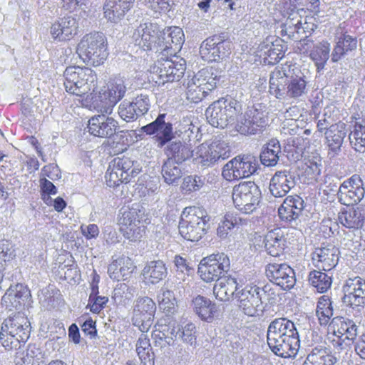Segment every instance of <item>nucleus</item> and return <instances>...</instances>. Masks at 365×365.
I'll use <instances>...</instances> for the list:
<instances>
[{
  "mask_svg": "<svg viewBox=\"0 0 365 365\" xmlns=\"http://www.w3.org/2000/svg\"><path fill=\"white\" fill-rule=\"evenodd\" d=\"M307 81L304 73L297 67L277 66L270 73L269 92L277 98H299L307 93Z\"/></svg>",
  "mask_w": 365,
  "mask_h": 365,
  "instance_id": "1",
  "label": "nucleus"
},
{
  "mask_svg": "<svg viewBox=\"0 0 365 365\" xmlns=\"http://www.w3.org/2000/svg\"><path fill=\"white\" fill-rule=\"evenodd\" d=\"M267 339L272 351L281 357H293L299 348L297 330L294 324L287 318H277L269 324Z\"/></svg>",
  "mask_w": 365,
  "mask_h": 365,
  "instance_id": "2",
  "label": "nucleus"
},
{
  "mask_svg": "<svg viewBox=\"0 0 365 365\" xmlns=\"http://www.w3.org/2000/svg\"><path fill=\"white\" fill-rule=\"evenodd\" d=\"M31 332L30 322L19 312L4 319L0 332V341L6 349H17L25 343Z\"/></svg>",
  "mask_w": 365,
  "mask_h": 365,
  "instance_id": "3",
  "label": "nucleus"
},
{
  "mask_svg": "<svg viewBox=\"0 0 365 365\" xmlns=\"http://www.w3.org/2000/svg\"><path fill=\"white\" fill-rule=\"evenodd\" d=\"M209 221L210 217L203 208L195 206L185 207L179 222V232L187 240L198 241L205 235Z\"/></svg>",
  "mask_w": 365,
  "mask_h": 365,
  "instance_id": "4",
  "label": "nucleus"
},
{
  "mask_svg": "<svg viewBox=\"0 0 365 365\" xmlns=\"http://www.w3.org/2000/svg\"><path fill=\"white\" fill-rule=\"evenodd\" d=\"M66 91L73 95L82 96L97 87V76L90 68L71 66L63 73Z\"/></svg>",
  "mask_w": 365,
  "mask_h": 365,
  "instance_id": "5",
  "label": "nucleus"
},
{
  "mask_svg": "<svg viewBox=\"0 0 365 365\" xmlns=\"http://www.w3.org/2000/svg\"><path fill=\"white\" fill-rule=\"evenodd\" d=\"M77 52L87 64L93 66L103 64L108 55L105 35L101 32L86 34L78 43Z\"/></svg>",
  "mask_w": 365,
  "mask_h": 365,
  "instance_id": "6",
  "label": "nucleus"
},
{
  "mask_svg": "<svg viewBox=\"0 0 365 365\" xmlns=\"http://www.w3.org/2000/svg\"><path fill=\"white\" fill-rule=\"evenodd\" d=\"M242 106L234 99H221L212 103L205 110L209 123L215 128H232Z\"/></svg>",
  "mask_w": 365,
  "mask_h": 365,
  "instance_id": "7",
  "label": "nucleus"
},
{
  "mask_svg": "<svg viewBox=\"0 0 365 365\" xmlns=\"http://www.w3.org/2000/svg\"><path fill=\"white\" fill-rule=\"evenodd\" d=\"M270 291L269 285H265L263 288L256 285H247L235 294L237 307L249 317L259 316L264 309L262 293L265 294Z\"/></svg>",
  "mask_w": 365,
  "mask_h": 365,
  "instance_id": "8",
  "label": "nucleus"
},
{
  "mask_svg": "<svg viewBox=\"0 0 365 365\" xmlns=\"http://www.w3.org/2000/svg\"><path fill=\"white\" fill-rule=\"evenodd\" d=\"M261 197L259 187L252 181H245L235 185L232 190V200L236 208L245 214L252 212Z\"/></svg>",
  "mask_w": 365,
  "mask_h": 365,
  "instance_id": "9",
  "label": "nucleus"
},
{
  "mask_svg": "<svg viewBox=\"0 0 365 365\" xmlns=\"http://www.w3.org/2000/svg\"><path fill=\"white\" fill-rule=\"evenodd\" d=\"M228 151L226 143L215 140L211 143H204L198 145L192 151V156L198 166L206 168L214 165L220 159L227 158Z\"/></svg>",
  "mask_w": 365,
  "mask_h": 365,
  "instance_id": "10",
  "label": "nucleus"
},
{
  "mask_svg": "<svg viewBox=\"0 0 365 365\" xmlns=\"http://www.w3.org/2000/svg\"><path fill=\"white\" fill-rule=\"evenodd\" d=\"M134 163L129 158H115L110 163L106 173V180L109 187H116L128 182L136 176L140 170L133 168Z\"/></svg>",
  "mask_w": 365,
  "mask_h": 365,
  "instance_id": "11",
  "label": "nucleus"
},
{
  "mask_svg": "<svg viewBox=\"0 0 365 365\" xmlns=\"http://www.w3.org/2000/svg\"><path fill=\"white\" fill-rule=\"evenodd\" d=\"M230 267V259L224 253L212 255L201 260L198 273L201 279L206 282H217L225 277Z\"/></svg>",
  "mask_w": 365,
  "mask_h": 365,
  "instance_id": "12",
  "label": "nucleus"
},
{
  "mask_svg": "<svg viewBox=\"0 0 365 365\" xmlns=\"http://www.w3.org/2000/svg\"><path fill=\"white\" fill-rule=\"evenodd\" d=\"M185 71V61L176 62L171 59L158 60L151 68L152 79L158 84L178 81Z\"/></svg>",
  "mask_w": 365,
  "mask_h": 365,
  "instance_id": "13",
  "label": "nucleus"
},
{
  "mask_svg": "<svg viewBox=\"0 0 365 365\" xmlns=\"http://www.w3.org/2000/svg\"><path fill=\"white\" fill-rule=\"evenodd\" d=\"M126 91L125 81L121 78H114L108 84L106 90L99 93L95 108L101 113H111L115 105L123 98Z\"/></svg>",
  "mask_w": 365,
  "mask_h": 365,
  "instance_id": "14",
  "label": "nucleus"
},
{
  "mask_svg": "<svg viewBox=\"0 0 365 365\" xmlns=\"http://www.w3.org/2000/svg\"><path fill=\"white\" fill-rule=\"evenodd\" d=\"M120 214L121 216L118 222L123 236L131 241H135L140 238L143 232V226L141 225L143 213L140 210L138 206L123 207Z\"/></svg>",
  "mask_w": 365,
  "mask_h": 365,
  "instance_id": "15",
  "label": "nucleus"
},
{
  "mask_svg": "<svg viewBox=\"0 0 365 365\" xmlns=\"http://www.w3.org/2000/svg\"><path fill=\"white\" fill-rule=\"evenodd\" d=\"M257 170V160L255 157L247 155L236 157L227 163L222 171L223 178L232 181L240 178H247Z\"/></svg>",
  "mask_w": 365,
  "mask_h": 365,
  "instance_id": "16",
  "label": "nucleus"
},
{
  "mask_svg": "<svg viewBox=\"0 0 365 365\" xmlns=\"http://www.w3.org/2000/svg\"><path fill=\"white\" fill-rule=\"evenodd\" d=\"M267 124V118L263 112L250 109L236 118L232 128L242 135H252L261 130Z\"/></svg>",
  "mask_w": 365,
  "mask_h": 365,
  "instance_id": "17",
  "label": "nucleus"
},
{
  "mask_svg": "<svg viewBox=\"0 0 365 365\" xmlns=\"http://www.w3.org/2000/svg\"><path fill=\"white\" fill-rule=\"evenodd\" d=\"M156 305L151 298H138L133 307V324L138 327L143 333L148 332L153 323Z\"/></svg>",
  "mask_w": 365,
  "mask_h": 365,
  "instance_id": "18",
  "label": "nucleus"
},
{
  "mask_svg": "<svg viewBox=\"0 0 365 365\" xmlns=\"http://www.w3.org/2000/svg\"><path fill=\"white\" fill-rule=\"evenodd\" d=\"M360 323L361 317H356L355 321L343 317L333 318L329 324V328L333 331L334 334L338 336V340L334 341V346L344 349V339L341 337L346 335L345 339L353 341L358 334Z\"/></svg>",
  "mask_w": 365,
  "mask_h": 365,
  "instance_id": "19",
  "label": "nucleus"
},
{
  "mask_svg": "<svg viewBox=\"0 0 365 365\" xmlns=\"http://www.w3.org/2000/svg\"><path fill=\"white\" fill-rule=\"evenodd\" d=\"M231 42L220 36L206 38L200 45V54L207 61H217L227 56L231 51Z\"/></svg>",
  "mask_w": 365,
  "mask_h": 365,
  "instance_id": "20",
  "label": "nucleus"
},
{
  "mask_svg": "<svg viewBox=\"0 0 365 365\" xmlns=\"http://www.w3.org/2000/svg\"><path fill=\"white\" fill-rule=\"evenodd\" d=\"M343 302L351 307L365 306V279L360 277L349 278L343 286Z\"/></svg>",
  "mask_w": 365,
  "mask_h": 365,
  "instance_id": "21",
  "label": "nucleus"
},
{
  "mask_svg": "<svg viewBox=\"0 0 365 365\" xmlns=\"http://www.w3.org/2000/svg\"><path fill=\"white\" fill-rule=\"evenodd\" d=\"M364 194L362 180L359 175H354L341 185L338 198L341 204L350 206L359 202Z\"/></svg>",
  "mask_w": 365,
  "mask_h": 365,
  "instance_id": "22",
  "label": "nucleus"
},
{
  "mask_svg": "<svg viewBox=\"0 0 365 365\" xmlns=\"http://www.w3.org/2000/svg\"><path fill=\"white\" fill-rule=\"evenodd\" d=\"M266 274L269 280L283 289L292 288L296 282L294 269L285 263H270L267 266Z\"/></svg>",
  "mask_w": 365,
  "mask_h": 365,
  "instance_id": "23",
  "label": "nucleus"
},
{
  "mask_svg": "<svg viewBox=\"0 0 365 365\" xmlns=\"http://www.w3.org/2000/svg\"><path fill=\"white\" fill-rule=\"evenodd\" d=\"M184 42L182 30L177 26L165 29L158 36L157 51H165L168 55L175 54Z\"/></svg>",
  "mask_w": 365,
  "mask_h": 365,
  "instance_id": "24",
  "label": "nucleus"
},
{
  "mask_svg": "<svg viewBox=\"0 0 365 365\" xmlns=\"http://www.w3.org/2000/svg\"><path fill=\"white\" fill-rule=\"evenodd\" d=\"M107 113H101L92 117L88 120V132L96 137L108 138L113 137L119 128L118 123Z\"/></svg>",
  "mask_w": 365,
  "mask_h": 365,
  "instance_id": "25",
  "label": "nucleus"
},
{
  "mask_svg": "<svg viewBox=\"0 0 365 365\" xmlns=\"http://www.w3.org/2000/svg\"><path fill=\"white\" fill-rule=\"evenodd\" d=\"M165 114H160L153 122L141 128L148 135H156L158 145L160 148L163 147L174 137L173 125L165 121Z\"/></svg>",
  "mask_w": 365,
  "mask_h": 365,
  "instance_id": "26",
  "label": "nucleus"
},
{
  "mask_svg": "<svg viewBox=\"0 0 365 365\" xmlns=\"http://www.w3.org/2000/svg\"><path fill=\"white\" fill-rule=\"evenodd\" d=\"M296 185L295 176L289 170L277 171L270 180L269 190L275 197H284Z\"/></svg>",
  "mask_w": 365,
  "mask_h": 365,
  "instance_id": "27",
  "label": "nucleus"
},
{
  "mask_svg": "<svg viewBox=\"0 0 365 365\" xmlns=\"http://www.w3.org/2000/svg\"><path fill=\"white\" fill-rule=\"evenodd\" d=\"M339 250L332 245H327L315 249L312 260L316 267L324 271H330L337 264Z\"/></svg>",
  "mask_w": 365,
  "mask_h": 365,
  "instance_id": "28",
  "label": "nucleus"
},
{
  "mask_svg": "<svg viewBox=\"0 0 365 365\" xmlns=\"http://www.w3.org/2000/svg\"><path fill=\"white\" fill-rule=\"evenodd\" d=\"M326 143L329 148L328 155L334 158L341 152L344 139L346 135V124L342 122L335 123L324 133Z\"/></svg>",
  "mask_w": 365,
  "mask_h": 365,
  "instance_id": "29",
  "label": "nucleus"
},
{
  "mask_svg": "<svg viewBox=\"0 0 365 365\" xmlns=\"http://www.w3.org/2000/svg\"><path fill=\"white\" fill-rule=\"evenodd\" d=\"M78 28L76 19L72 16L61 18L51 26V34L59 41H68L77 34Z\"/></svg>",
  "mask_w": 365,
  "mask_h": 365,
  "instance_id": "30",
  "label": "nucleus"
},
{
  "mask_svg": "<svg viewBox=\"0 0 365 365\" xmlns=\"http://www.w3.org/2000/svg\"><path fill=\"white\" fill-rule=\"evenodd\" d=\"M132 38L135 44L144 51L151 50L153 47L158 48V31L152 24H145L138 26Z\"/></svg>",
  "mask_w": 365,
  "mask_h": 365,
  "instance_id": "31",
  "label": "nucleus"
},
{
  "mask_svg": "<svg viewBox=\"0 0 365 365\" xmlns=\"http://www.w3.org/2000/svg\"><path fill=\"white\" fill-rule=\"evenodd\" d=\"M287 246L284 231L280 227L274 228L265 235L264 247L269 255L279 257Z\"/></svg>",
  "mask_w": 365,
  "mask_h": 365,
  "instance_id": "32",
  "label": "nucleus"
},
{
  "mask_svg": "<svg viewBox=\"0 0 365 365\" xmlns=\"http://www.w3.org/2000/svg\"><path fill=\"white\" fill-rule=\"evenodd\" d=\"M134 0H106L104 6V16L110 22L118 23L128 11Z\"/></svg>",
  "mask_w": 365,
  "mask_h": 365,
  "instance_id": "33",
  "label": "nucleus"
},
{
  "mask_svg": "<svg viewBox=\"0 0 365 365\" xmlns=\"http://www.w3.org/2000/svg\"><path fill=\"white\" fill-rule=\"evenodd\" d=\"M304 209V200L299 195L288 196L278 209L279 216L286 221L298 218Z\"/></svg>",
  "mask_w": 365,
  "mask_h": 365,
  "instance_id": "34",
  "label": "nucleus"
},
{
  "mask_svg": "<svg viewBox=\"0 0 365 365\" xmlns=\"http://www.w3.org/2000/svg\"><path fill=\"white\" fill-rule=\"evenodd\" d=\"M135 266L128 257H121L113 261L108 267L110 277L116 281L125 280L133 273Z\"/></svg>",
  "mask_w": 365,
  "mask_h": 365,
  "instance_id": "35",
  "label": "nucleus"
},
{
  "mask_svg": "<svg viewBox=\"0 0 365 365\" xmlns=\"http://www.w3.org/2000/svg\"><path fill=\"white\" fill-rule=\"evenodd\" d=\"M237 279L231 276H225L215 284L213 293L220 301H228L231 297L235 298V294L240 291Z\"/></svg>",
  "mask_w": 365,
  "mask_h": 365,
  "instance_id": "36",
  "label": "nucleus"
},
{
  "mask_svg": "<svg viewBox=\"0 0 365 365\" xmlns=\"http://www.w3.org/2000/svg\"><path fill=\"white\" fill-rule=\"evenodd\" d=\"M193 309L196 314L204 321L211 322L217 312V307L210 299L197 296L192 300Z\"/></svg>",
  "mask_w": 365,
  "mask_h": 365,
  "instance_id": "37",
  "label": "nucleus"
},
{
  "mask_svg": "<svg viewBox=\"0 0 365 365\" xmlns=\"http://www.w3.org/2000/svg\"><path fill=\"white\" fill-rule=\"evenodd\" d=\"M336 361V357L328 349L316 346L307 356L303 365H334Z\"/></svg>",
  "mask_w": 365,
  "mask_h": 365,
  "instance_id": "38",
  "label": "nucleus"
},
{
  "mask_svg": "<svg viewBox=\"0 0 365 365\" xmlns=\"http://www.w3.org/2000/svg\"><path fill=\"white\" fill-rule=\"evenodd\" d=\"M338 220L344 227L355 230L362 226L364 217L359 208H349L339 213Z\"/></svg>",
  "mask_w": 365,
  "mask_h": 365,
  "instance_id": "39",
  "label": "nucleus"
},
{
  "mask_svg": "<svg viewBox=\"0 0 365 365\" xmlns=\"http://www.w3.org/2000/svg\"><path fill=\"white\" fill-rule=\"evenodd\" d=\"M357 40L350 35L343 34L338 38L331 55L333 62L339 61L344 56L356 48Z\"/></svg>",
  "mask_w": 365,
  "mask_h": 365,
  "instance_id": "40",
  "label": "nucleus"
},
{
  "mask_svg": "<svg viewBox=\"0 0 365 365\" xmlns=\"http://www.w3.org/2000/svg\"><path fill=\"white\" fill-rule=\"evenodd\" d=\"M135 351L140 361V365H154L155 356L152 350L150 339L148 336L143 333L138 338Z\"/></svg>",
  "mask_w": 365,
  "mask_h": 365,
  "instance_id": "41",
  "label": "nucleus"
},
{
  "mask_svg": "<svg viewBox=\"0 0 365 365\" xmlns=\"http://www.w3.org/2000/svg\"><path fill=\"white\" fill-rule=\"evenodd\" d=\"M281 146L279 140L271 139L265 144L260 153V161L265 166H274L279 160Z\"/></svg>",
  "mask_w": 365,
  "mask_h": 365,
  "instance_id": "42",
  "label": "nucleus"
},
{
  "mask_svg": "<svg viewBox=\"0 0 365 365\" xmlns=\"http://www.w3.org/2000/svg\"><path fill=\"white\" fill-rule=\"evenodd\" d=\"M167 275V268L161 260L151 261L143 269V276L149 283L156 284Z\"/></svg>",
  "mask_w": 365,
  "mask_h": 365,
  "instance_id": "43",
  "label": "nucleus"
},
{
  "mask_svg": "<svg viewBox=\"0 0 365 365\" xmlns=\"http://www.w3.org/2000/svg\"><path fill=\"white\" fill-rule=\"evenodd\" d=\"M213 68H203L198 71L191 81L196 83L198 87H201L207 93L212 91L217 85V76L214 72Z\"/></svg>",
  "mask_w": 365,
  "mask_h": 365,
  "instance_id": "44",
  "label": "nucleus"
},
{
  "mask_svg": "<svg viewBox=\"0 0 365 365\" xmlns=\"http://www.w3.org/2000/svg\"><path fill=\"white\" fill-rule=\"evenodd\" d=\"M192 153L190 148L180 141L172 142L165 148V154L168 158H173L178 163L184 162L190 156H192Z\"/></svg>",
  "mask_w": 365,
  "mask_h": 365,
  "instance_id": "45",
  "label": "nucleus"
},
{
  "mask_svg": "<svg viewBox=\"0 0 365 365\" xmlns=\"http://www.w3.org/2000/svg\"><path fill=\"white\" fill-rule=\"evenodd\" d=\"M322 163L319 158L307 160L302 165V176L307 179V183L310 184L318 180L321 174Z\"/></svg>",
  "mask_w": 365,
  "mask_h": 365,
  "instance_id": "46",
  "label": "nucleus"
},
{
  "mask_svg": "<svg viewBox=\"0 0 365 365\" xmlns=\"http://www.w3.org/2000/svg\"><path fill=\"white\" fill-rule=\"evenodd\" d=\"M349 138L356 151L365 152V118L355 122L354 129L349 134Z\"/></svg>",
  "mask_w": 365,
  "mask_h": 365,
  "instance_id": "47",
  "label": "nucleus"
},
{
  "mask_svg": "<svg viewBox=\"0 0 365 365\" xmlns=\"http://www.w3.org/2000/svg\"><path fill=\"white\" fill-rule=\"evenodd\" d=\"M330 44L327 41L319 42L314 45L309 56L314 61L318 69H322L329 58Z\"/></svg>",
  "mask_w": 365,
  "mask_h": 365,
  "instance_id": "48",
  "label": "nucleus"
},
{
  "mask_svg": "<svg viewBox=\"0 0 365 365\" xmlns=\"http://www.w3.org/2000/svg\"><path fill=\"white\" fill-rule=\"evenodd\" d=\"M309 282L319 292L324 293L331 287L332 279L327 273L314 270L309 274Z\"/></svg>",
  "mask_w": 365,
  "mask_h": 365,
  "instance_id": "49",
  "label": "nucleus"
},
{
  "mask_svg": "<svg viewBox=\"0 0 365 365\" xmlns=\"http://www.w3.org/2000/svg\"><path fill=\"white\" fill-rule=\"evenodd\" d=\"M179 164L173 158H168L163 163L162 175L166 183L169 185L173 184L181 178L182 171Z\"/></svg>",
  "mask_w": 365,
  "mask_h": 365,
  "instance_id": "50",
  "label": "nucleus"
},
{
  "mask_svg": "<svg viewBox=\"0 0 365 365\" xmlns=\"http://www.w3.org/2000/svg\"><path fill=\"white\" fill-rule=\"evenodd\" d=\"M316 313L321 325H327L333 315L331 302L327 296H322L317 302Z\"/></svg>",
  "mask_w": 365,
  "mask_h": 365,
  "instance_id": "51",
  "label": "nucleus"
},
{
  "mask_svg": "<svg viewBox=\"0 0 365 365\" xmlns=\"http://www.w3.org/2000/svg\"><path fill=\"white\" fill-rule=\"evenodd\" d=\"M197 330L196 327L193 323H187L185 325L178 326L175 328V335L176 338L178 337L186 344H190V346L196 345L197 340Z\"/></svg>",
  "mask_w": 365,
  "mask_h": 365,
  "instance_id": "52",
  "label": "nucleus"
},
{
  "mask_svg": "<svg viewBox=\"0 0 365 365\" xmlns=\"http://www.w3.org/2000/svg\"><path fill=\"white\" fill-rule=\"evenodd\" d=\"M158 302L160 308L166 314H173L176 312V299L172 291L168 289H162L160 294L158 295Z\"/></svg>",
  "mask_w": 365,
  "mask_h": 365,
  "instance_id": "53",
  "label": "nucleus"
},
{
  "mask_svg": "<svg viewBox=\"0 0 365 365\" xmlns=\"http://www.w3.org/2000/svg\"><path fill=\"white\" fill-rule=\"evenodd\" d=\"M284 26L286 32H288L289 35L300 33L301 29L304 31L305 29L302 27V18L297 13L290 14L284 23Z\"/></svg>",
  "mask_w": 365,
  "mask_h": 365,
  "instance_id": "54",
  "label": "nucleus"
},
{
  "mask_svg": "<svg viewBox=\"0 0 365 365\" xmlns=\"http://www.w3.org/2000/svg\"><path fill=\"white\" fill-rule=\"evenodd\" d=\"M118 114L126 122L133 121L140 116L135 108V106L129 101H123L120 104Z\"/></svg>",
  "mask_w": 365,
  "mask_h": 365,
  "instance_id": "55",
  "label": "nucleus"
},
{
  "mask_svg": "<svg viewBox=\"0 0 365 365\" xmlns=\"http://www.w3.org/2000/svg\"><path fill=\"white\" fill-rule=\"evenodd\" d=\"M186 94L187 98L189 101L193 103H198L206 96L207 93L201 87H198L196 83L190 80L187 83Z\"/></svg>",
  "mask_w": 365,
  "mask_h": 365,
  "instance_id": "56",
  "label": "nucleus"
},
{
  "mask_svg": "<svg viewBox=\"0 0 365 365\" xmlns=\"http://www.w3.org/2000/svg\"><path fill=\"white\" fill-rule=\"evenodd\" d=\"M176 272L179 275L178 278L185 281V274L188 275L189 272L191 269L189 262L187 260L180 255H175L173 260Z\"/></svg>",
  "mask_w": 365,
  "mask_h": 365,
  "instance_id": "57",
  "label": "nucleus"
},
{
  "mask_svg": "<svg viewBox=\"0 0 365 365\" xmlns=\"http://www.w3.org/2000/svg\"><path fill=\"white\" fill-rule=\"evenodd\" d=\"M284 56L283 46L281 44L280 40H275L273 43V46L269 51L267 56L268 63H275L282 59Z\"/></svg>",
  "mask_w": 365,
  "mask_h": 365,
  "instance_id": "58",
  "label": "nucleus"
},
{
  "mask_svg": "<svg viewBox=\"0 0 365 365\" xmlns=\"http://www.w3.org/2000/svg\"><path fill=\"white\" fill-rule=\"evenodd\" d=\"M138 115L145 114L150 108V102L148 96L140 94L132 102Z\"/></svg>",
  "mask_w": 365,
  "mask_h": 365,
  "instance_id": "59",
  "label": "nucleus"
},
{
  "mask_svg": "<svg viewBox=\"0 0 365 365\" xmlns=\"http://www.w3.org/2000/svg\"><path fill=\"white\" fill-rule=\"evenodd\" d=\"M108 302L107 297L96 296L89 297L88 306L90 307V310L93 313H99L106 306Z\"/></svg>",
  "mask_w": 365,
  "mask_h": 365,
  "instance_id": "60",
  "label": "nucleus"
},
{
  "mask_svg": "<svg viewBox=\"0 0 365 365\" xmlns=\"http://www.w3.org/2000/svg\"><path fill=\"white\" fill-rule=\"evenodd\" d=\"M16 295L14 289H9L1 298V304L6 309L11 310L12 308L18 309L21 307V301H17Z\"/></svg>",
  "mask_w": 365,
  "mask_h": 365,
  "instance_id": "61",
  "label": "nucleus"
},
{
  "mask_svg": "<svg viewBox=\"0 0 365 365\" xmlns=\"http://www.w3.org/2000/svg\"><path fill=\"white\" fill-rule=\"evenodd\" d=\"M153 334L159 336V337H175V327L170 328L166 324H158V327L153 332Z\"/></svg>",
  "mask_w": 365,
  "mask_h": 365,
  "instance_id": "62",
  "label": "nucleus"
},
{
  "mask_svg": "<svg viewBox=\"0 0 365 365\" xmlns=\"http://www.w3.org/2000/svg\"><path fill=\"white\" fill-rule=\"evenodd\" d=\"M273 37H268L261 43L257 48L258 56L263 58L264 61L267 60V56L273 46Z\"/></svg>",
  "mask_w": 365,
  "mask_h": 365,
  "instance_id": "63",
  "label": "nucleus"
},
{
  "mask_svg": "<svg viewBox=\"0 0 365 365\" xmlns=\"http://www.w3.org/2000/svg\"><path fill=\"white\" fill-rule=\"evenodd\" d=\"M42 173L52 180L61 178V171L58 167L54 164L44 166L42 169Z\"/></svg>",
  "mask_w": 365,
  "mask_h": 365,
  "instance_id": "64",
  "label": "nucleus"
}]
</instances>
